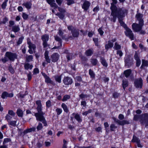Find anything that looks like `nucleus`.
<instances>
[{
	"label": "nucleus",
	"mask_w": 148,
	"mask_h": 148,
	"mask_svg": "<svg viewBox=\"0 0 148 148\" xmlns=\"http://www.w3.org/2000/svg\"><path fill=\"white\" fill-rule=\"evenodd\" d=\"M25 68L26 69H31L33 67L32 65L30 64L29 63H26L25 65Z\"/></svg>",
	"instance_id": "26"
},
{
	"label": "nucleus",
	"mask_w": 148,
	"mask_h": 148,
	"mask_svg": "<svg viewBox=\"0 0 148 148\" xmlns=\"http://www.w3.org/2000/svg\"><path fill=\"white\" fill-rule=\"evenodd\" d=\"M91 62L92 65H95L97 64L98 61L96 59H91Z\"/></svg>",
	"instance_id": "37"
},
{
	"label": "nucleus",
	"mask_w": 148,
	"mask_h": 148,
	"mask_svg": "<svg viewBox=\"0 0 148 148\" xmlns=\"http://www.w3.org/2000/svg\"><path fill=\"white\" fill-rule=\"evenodd\" d=\"M92 53V51L90 49L87 50L86 52V54L87 56H90Z\"/></svg>",
	"instance_id": "36"
},
{
	"label": "nucleus",
	"mask_w": 148,
	"mask_h": 148,
	"mask_svg": "<svg viewBox=\"0 0 148 148\" xmlns=\"http://www.w3.org/2000/svg\"><path fill=\"white\" fill-rule=\"evenodd\" d=\"M59 57L60 56L58 54L55 53L52 55L51 58L52 61L53 62H55L58 60Z\"/></svg>",
	"instance_id": "14"
},
{
	"label": "nucleus",
	"mask_w": 148,
	"mask_h": 148,
	"mask_svg": "<svg viewBox=\"0 0 148 148\" xmlns=\"http://www.w3.org/2000/svg\"><path fill=\"white\" fill-rule=\"evenodd\" d=\"M112 118L115 122L117 123L120 125H123L125 124H129V122L126 120H123L122 121H120L114 117H113Z\"/></svg>",
	"instance_id": "10"
},
{
	"label": "nucleus",
	"mask_w": 148,
	"mask_h": 148,
	"mask_svg": "<svg viewBox=\"0 0 148 148\" xmlns=\"http://www.w3.org/2000/svg\"><path fill=\"white\" fill-rule=\"evenodd\" d=\"M43 128L42 124L40 122L38 123V125L37 127V129L38 131L41 130Z\"/></svg>",
	"instance_id": "33"
},
{
	"label": "nucleus",
	"mask_w": 148,
	"mask_h": 148,
	"mask_svg": "<svg viewBox=\"0 0 148 148\" xmlns=\"http://www.w3.org/2000/svg\"><path fill=\"white\" fill-rule=\"evenodd\" d=\"M121 46L118 44L116 42L114 47V48L116 50L119 49L121 48Z\"/></svg>",
	"instance_id": "44"
},
{
	"label": "nucleus",
	"mask_w": 148,
	"mask_h": 148,
	"mask_svg": "<svg viewBox=\"0 0 148 148\" xmlns=\"http://www.w3.org/2000/svg\"><path fill=\"white\" fill-rule=\"evenodd\" d=\"M117 54L119 55L120 57H121L123 55V53L121 51L119 50L117 51Z\"/></svg>",
	"instance_id": "58"
},
{
	"label": "nucleus",
	"mask_w": 148,
	"mask_h": 148,
	"mask_svg": "<svg viewBox=\"0 0 148 148\" xmlns=\"http://www.w3.org/2000/svg\"><path fill=\"white\" fill-rule=\"evenodd\" d=\"M91 110H89L88 111H86L82 113L84 115H86L88 113H90L91 112Z\"/></svg>",
	"instance_id": "55"
},
{
	"label": "nucleus",
	"mask_w": 148,
	"mask_h": 148,
	"mask_svg": "<svg viewBox=\"0 0 148 148\" xmlns=\"http://www.w3.org/2000/svg\"><path fill=\"white\" fill-rule=\"evenodd\" d=\"M39 72V70L38 68H35L34 70V74H36L38 73Z\"/></svg>",
	"instance_id": "57"
},
{
	"label": "nucleus",
	"mask_w": 148,
	"mask_h": 148,
	"mask_svg": "<svg viewBox=\"0 0 148 148\" xmlns=\"http://www.w3.org/2000/svg\"><path fill=\"white\" fill-rule=\"evenodd\" d=\"M8 0H6L5 1H4L1 7L3 9H5L7 6V2L8 1Z\"/></svg>",
	"instance_id": "45"
},
{
	"label": "nucleus",
	"mask_w": 148,
	"mask_h": 148,
	"mask_svg": "<svg viewBox=\"0 0 148 148\" xmlns=\"http://www.w3.org/2000/svg\"><path fill=\"white\" fill-rule=\"evenodd\" d=\"M5 56L9 60L12 61H13L17 58L16 54L9 52H6Z\"/></svg>",
	"instance_id": "6"
},
{
	"label": "nucleus",
	"mask_w": 148,
	"mask_h": 148,
	"mask_svg": "<svg viewBox=\"0 0 148 148\" xmlns=\"http://www.w3.org/2000/svg\"><path fill=\"white\" fill-rule=\"evenodd\" d=\"M128 82L127 80H124L123 81L122 85L123 88L124 90L125 88L127 87L128 86Z\"/></svg>",
	"instance_id": "29"
},
{
	"label": "nucleus",
	"mask_w": 148,
	"mask_h": 148,
	"mask_svg": "<svg viewBox=\"0 0 148 148\" xmlns=\"http://www.w3.org/2000/svg\"><path fill=\"white\" fill-rule=\"evenodd\" d=\"M45 81L46 82L48 83H51L52 82L51 81L48 77H47L45 78Z\"/></svg>",
	"instance_id": "52"
},
{
	"label": "nucleus",
	"mask_w": 148,
	"mask_h": 148,
	"mask_svg": "<svg viewBox=\"0 0 148 148\" xmlns=\"http://www.w3.org/2000/svg\"><path fill=\"white\" fill-rule=\"evenodd\" d=\"M140 119V122L142 124H145V126H148V114L146 113L141 115H135L134 116V120L137 121Z\"/></svg>",
	"instance_id": "4"
},
{
	"label": "nucleus",
	"mask_w": 148,
	"mask_h": 148,
	"mask_svg": "<svg viewBox=\"0 0 148 148\" xmlns=\"http://www.w3.org/2000/svg\"><path fill=\"white\" fill-rule=\"evenodd\" d=\"M55 39L56 40L58 41V43L60 44V45H61V39L59 37L57 36L55 37Z\"/></svg>",
	"instance_id": "53"
},
{
	"label": "nucleus",
	"mask_w": 148,
	"mask_h": 148,
	"mask_svg": "<svg viewBox=\"0 0 148 148\" xmlns=\"http://www.w3.org/2000/svg\"><path fill=\"white\" fill-rule=\"evenodd\" d=\"M125 29V33L126 36L129 37L131 40H133L134 39V34L131 29L128 27H126Z\"/></svg>",
	"instance_id": "8"
},
{
	"label": "nucleus",
	"mask_w": 148,
	"mask_h": 148,
	"mask_svg": "<svg viewBox=\"0 0 148 148\" xmlns=\"http://www.w3.org/2000/svg\"><path fill=\"white\" fill-rule=\"evenodd\" d=\"M16 121H10L8 122V124L13 126H14L16 125Z\"/></svg>",
	"instance_id": "34"
},
{
	"label": "nucleus",
	"mask_w": 148,
	"mask_h": 148,
	"mask_svg": "<svg viewBox=\"0 0 148 148\" xmlns=\"http://www.w3.org/2000/svg\"><path fill=\"white\" fill-rule=\"evenodd\" d=\"M70 97L69 95H65L64 96L62 100L63 101H65L70 99Z\"/></svg>",
	"instance_id": "35"
},
{
	"label": "nucleus",
	"mask_w": 148,
	"mask_h": 148,
	"mask_svg": "<svg viewBox=\"0 0 148 148\" xmlns=\"http://www.w3.org/2000/svg\"><path fill=\"white\" fill-rule=\"evenodd\" d=\"M113 46V44L110 41H108V44H106L105 46V49L108 50L109 49L112 47Z\"/></svg>",
	"instance_id": "21"
},
{
	"label": "nucleus",
	"mask_w": 148,
	"mask_h": 148,
	"mask_svg": "<svg viewBox=\"0 0 148 148\" xmlns=\"http://www.w3.org/2000/svg\"><path fill=\"white\" fill-rule=\"evenodd\" d=\"M63 82L65 85H68L71 84L73 82V81L71 78L66 77H64Z\"/></svg>",
	"instance_id": "13"
},
{
	"label": "nucleus",
	"mask_w": 148,
	"mask_h": 148,
	"mask_svg": "<svg viewBox=\"0 0 148 148\" xmlns=\"http://www.w3.org/2000/svg\"><path fill=\"white\" fill-rule=\"evenodd\" d=\"M136 17L137 20L139 21V23H140L142 24L143 23V20L142 19L143 15L142 14L140 13H137L136 15Z\"/></svg>",
	"instance_id": "18"
},
{
	"label": "nucleus",
	"mask_w": 148,
	"mask_h": 148,
	"mask_svg": "<svg viewBox=\"0 0 148 148\" xmlns=\"http://www.w3.org/2000/svg\"><path fill=\"white\" fill-rule=\"evenodd\" d=\"M90 5V3L88 1H85L82 6V8L84 10H87Z\"/></svg>",
	"instance_id": "19"
},
{
	"label": "nucleus",
	"mask_w": 148,
	"mask_h": 148,
	"mask_svg": "<svg viewBox=\"0 0 148 148\" xmlns=\"http://www.w3.org/2000/svg\"><path fill=\"white\" fill-rule=\"evenodd\" d=\"M57 114L58 115H60L62 112V110L61 109L58 108L56 110Z\"/></svg>",
	"instance_id": "49"
},
{
	"label": "nucleus",
	"mask_w": 148,
	"mask_h": 148,
	"mask_svg": "<svg viewBox=\"0 0 148 148\" xmlns=\"http://www.w3.org/2000/svg\"><path fill=\"white\" fill-rule=\"evenodd\" d=\"M134 58L136 60V65L137 66H139L141 64V61L138 56V54L136 52L134 55Z\"/></svg>",
	"instance_id": "17"
},
{
	"label": "nucleus",
	"mask_w": 148,
	"mask_h": 148,
	"mask_svg": "<svg viewBox=\"0 0 148 148\" xmlns=\"http://www.w3.org/2000/svg\"><path fill=\"white\" fill-rule=\"evenodd\" d=\"M104 125L106 129V131H107L108 129H106V128L108 127L109 125L107 122H106L104 123Z\"/></svg>",
	"instance_id": "63"
},
{
	"label": "nucleus",
	"mask_w": 148,
	"mask_h": 148,
	"mask_svg": "<svg viewBox=\"0 0 148 148\" xmlns=\"http://www.w3.org/2000/svg\"><path fill=\"white\" fill-rule=\"evenodd\" d=\"M56 80L59 83H60L61 82V76H56L55 77Z\"/></svg>",
	"instance_id": "38"
},
{
	"label": "nucleus",
	"mask_w": 148,
	"mask_h": 148,
	"mask_svg": "<svg viewBox=\"0 0 148 148\" xmlns=\"http://www.w3.org/2000/svg\"><path fill=\"white\" fill-rule=\"evenodd\" d=\"M23 5H24L27 9L30 8L32 6V4L30 2H26L24 3Z\"/></svg>",
	"instance_id": "27"
},
{
	"label": "nucleus",
	"mask_w": 148,
	"mask_h": 148,
	"mask_svg": "<svg viewBox=\"0 0 148 148\" xmlns=\"http://www.w3.org/2000/svg\"><path fill=\"white\" fill-rule=\"evenodd\" d=\"M62 107L65 112H68V109L67 108L66 105L64 103H62Z\"/></svg>",
	"instance_id": "31"
},
{
	"label": "nucleus",
	"mask_w": 148,
	"mask_h": 148,
	"mask_svg": "<svg viewBox=\"0 0 148 148\" xmlns=\"http://www.w3.org/2000/svg\"><path fill=\"white\" fill-rule=\"evenodd\" d=\"M101 64L104 66L107 67L108 66V64L106 60L103 58H101Z\"/></svg>",
	"instance_id": "24"
},
{
	"label": "nucleus",
	"mask_w": 148,
	"mask_h": 148,
	"mask_svg": "<svg viewBox=\"0 0 148 148\" xmlns=\"http://www.w3.org/2000/svg\"><path fill=\"white\" fill-rule=\"evenodd\" d=\"M139 47L140 48L142 49V50H145V47H143V45L141 44H140L139 45Z\"/></svg>",
	"instance_id": "64"
},
{
	"label": "nucleus",
	"mask_w": 148,
	"mask_h": 148,
	"mask_svg": "<svg viewBox=\"0 0 148 148\" xmlns=\"http://www.w3.org/2000/svg\"><path fill=\"white\" fill-rule=\"evenodd\" d=\"M93 41H94L95 45L96 46H99V44H98V39L97 38H93Z\"/></svg>",
	"instance_id": "46"
},
{
	"label": "nucleus",
	"mask_w": 148,
	"mask_h": 148,
	"mask_svg": "<svg viewBox=\"0 0 148 148\" xmlns=\"http://www.w3.org/2000/svg\"><path fill=\"white\" fill-rule=\"evenodd\" d=\"M16 113L18 116L19 117H22L23 116V112L22 110L20 109L17 110Z\"/></svg>",
	"instance_id": "28"
},
{
	"label": "nucleus",
	"mask_w": 148,
	"mask_h": 148,
	"mask_svg": "<svg viewBox=\"0 0 148 148\" xmlns=\"http://www.w3.org/2000/svg\"><path fill=\"white\" fill-rule=\"evenodd\" d=\"M51 102L50 100H48L46 103L47 107H49L51 106Z\"/></svg>",
	"instance_id": "54"
},
{
	"label": "nucleus",
	"mask_w": 148,
	"mask_h": 148,
	"mask_svg": "<svg viewBox=\"0 0 148 148\" xmlns=\"http://www.w3.org/2000/svg\"><path fill=\"white\" fill-rule=\"evenodd\" d=\"M8 114L12 116H14L15 114V113H14L13 110H8Z\"/></svg>",
	"instance_id": "47"
},
{
	"label": "nucleus",
	"mask_w": 148,
	"mask_h": 148,
	"mask_svg": "<svg viewBox=\"0 0 148 148\" xmlns=\"http://www.w3.org/2000/svg\"><path fill=\"white\" fill-rule=\"evenodd\" d=\"M5 118L7 121L8 122L10 121V120L11 119L12 117L8 114L6 115L5 116Z\"/></svg>",
	"instance_id": "50"
},
{
	"label": "nucleus",
	"mask_w": 148,
	"mask_h": 148,
	"mask_svg": "<svg viewBox=\"0 0 148 148\" xmlns=\"http://www.w3.org/2000/svg\"><path fill=\"white\" fill-rule=\"evenodd\" d=\"M119 10V12H118L116 13V17L115 20L116 18L117 17L119 19V21L121 25L123 26L125 29L126 27H127L121 19L124 17L125 16V14L127 13V10L125 9H120Z\"/></svg>",
	"instance_id": "3"
},
{
	"label": "nucleus",
	"mask_w": 148,
	"mask_h": 148,
	"mask_svg": "<svg viewBox=\"0 0 148 148\" xmlns=\"http://www.w3.org/2000/svg\"><path fill=\"white\" fill-rule=\"evenodd\" d=\"M113 2L111 3V6L110 7V9L112 11V13L111 15L113 16V18L112 21L113 22H114L115 21L116 17V13L119 12V10L120 9H123L124 8H119L118 10L114 4H116L117 2V0H112Z\"/></svg>",
	"instance_id": "2"
},
{
	"label": "nucleus",
	"mask_w": 148,
	"mask_h": 148,
	"mask_svg": "<svg viewBox=\"0 0 148 148\" xmlns=\"http://www.w3.org/2000/svg\"><path fill=\"white\" fill-rule=\"evenodd\" d=\"M23 38H24L23 37H21L20 38H19L18 41L17 42V44L18 45H19L21 44Z\"/></svg>",
	"instance_id": "43"
},
{
	"label": "nucleus",
	"mask_w": 148,
	"mask_h": 148,
	"mask_svg": "<svg viewBox=\"0 0 148 148\" xmlns=\"http://www.w3.org/2000/svg\"><path fill=\"white\" fill-rule=\"evenodd\" d=\"M7 58L5 56L4 58L2 59V61L3 63H5L8 60Z\"/></svg>",
	"instance_id": "60"
},
{
	"label": "nucleus",
	"mask_w": 148,
	"mask_h": 148,
	"mask_svg": "<svg viewBox=\"0 0 148 148\" xmlns=\"http://www.w3.org/2000/svg\"><path fill=\"white\" fill-rule=\"evenodd\" d=\"M134 85L136 88H141L143 85L142 79L139 78L136 80L134 82Z\"/></svg>",
	"instance_id": "11"
},
{
	"label": "nucleus",
	"mask_w": 148,
	"mask_h": 148,
	"mask_svg": "<svg viewBox=\"0 0 148 148\" xmlns=\"http://www.w3.org/2000/svg\"><path fill=\"white\" fill-rule=\"evenodd\" d=\"M58 9L60 12L58 13L56 15L58 16L60 18L63 19L65 16L66 10L64 8L60 7H59Z\"/></svg>",
	"instance_id": "7"
},
{
	"label": "nucleus",
	"mask_w": 148,
	"mask_h": 148,
	"mask_svg": "<svg viewBox=\"0 0 148 148\" xmlns=\"http://www.w3.org/2000/svg\"><path fill=\"white\" fill-rule=\"evenodd\" d=\"M36 128L34 127L31 128H30L27 129L26 130V132L27 133L31 132H34L35 131Z\"/></svg>",
	"instance_id": "39"
},
{
	"label": "nucleus",
	"mask_w": 148,
	"mask_h": 148,
	"mask_svg": "<svg viewBox=\"0 0 148 148\" xmlns=\"http://www.w3.org/2000/svg\"><path fill=\"white\" fill-rule=\"evenodd\" d=\"M144 23H139L138 24L134 23L132 25V28L134 31L136 32H138L140 31Z\"/></svg>",
	"instance_id": "5"
},
{
	"label": "nucleus",
	"mask_w": 148,
	"mask_h": 148,
	"mask_svg": "<svg viewBox=\"0 0 148 148\" xmlns=\"http://www.w3.org/2000/svg\"><path fill=\"white\" fill-rule=\"evenodd\" d=\"M13 96V94L12 93L9 94L7 92H3L1 95V97L3 99L6 98L7 97H11Z\"/></svg>",
	"instance_id": "15"
},
{
	"label": "nucleus",
	"mask_w": 148,
	"mask_h": 148,
	"mask_svg": "<svg viewBox=\"0 0 148 148\" xmlns=\"http://www.w3.org/2000/svg\"><path fill=\"white\" fill-rule=\"evenodd\" d=\"M28 79L29 81L32 78L31 73H29L27 75Z\"/></svg>",
	"instance_id": "62"
},
{
	"label": "nucleus",
	"mask_w": 148,
	"mask_h": 148,
	"mask_svg": "<svg viewBox=\"0 0 148 148\" xmlns=\"http://www.w3.org/2000/svg\"><path fill=\"white\" fill-rule=\"evenodd\" d=\"M131 72V71L130 69H129L125 71H124V73L126 77H128L130 75Z\"/></svg>",
	"instance_id": "22"
},
{
	"label": "nucleus",
	"mask_w": 148,
	"mask_h": 148,
	"mask_svg": "<svg viewBox=\"0 0 148 148\" xmlns=\"http://www.w3.org/2000/svg\"><path fill=\"white\" fill-rule=\"evenodd\" d=\"M22 16L23 18L25 20L27 19L28 17V15L24 12L23 13Z\"/></svg>",
	"instance_id": "51"
},
{
	"label": "nucleus",
	"mask_w": 148,
	"mask_h": 148,
	"mask_svg": "<svg viewBox=\"0 0 148 148\" xmlns=\"http://www.w3.org/2000/svg\"><path fill=\"white\" fill-rule=\"evenodd\" d=\"M49 52L48 51H46L45 53L44 56L46 61L47 63H50L51 61L49 56H48Z\"/></svg>",
	"instance_id": "20"
},
{
	"label": "nucleus",
	"mask_w": 148,
	"mask_h": 148,
	"mask_svg": "<svg viewBox=\"0 0 148 148\" xmlns=\"http://www.w3.org/2000/svg\"><path fill=\"white\" fill-rule=\"evenodd\" d=\"M20 30V28L18 25H15L12 27V30L15 33L17 32Z\"/></svg>",
	"instance_id": "23"
},
{
	"label": "nucleus",
	"mask_w": 148,
	"mask_h": 148,
	"mask_svg": "<svg viewBox=\"0 0 148 148\" xmlns=\"http://www.w3.org/2000/svg\"><path fill=\"white\" fill-rule=\"evenodd\" d=\"M36 103L38 106L36 108L38 112L35 113L34 114L36 119L37 121L42 122L44 126H47V122L43 116L45 113L42 111V107L41 101L40 100L37 101L36 102Z\"/></svg>",
	"instance_id": "1"
},
{
	"label": "nucleus",
	"mask_w": 148,
	"mask_h": 148,
	"mask_svg": "<svg viewBox=\"0 0 148 148\" xmlns=\"http://www.w3.org/2000/svg\"><path fill=\"white\" fill-rule=\"evenodd\" d=\"M27 44L29 45L28 47L29 49L28 52L30 54H32L33 52H35L36 46L35 45L32 43L28 41Z\"/></svg>",
	"instance_id": "9"
},
{
	"label": "nucleus",
	"mask_w": 148,
	"mask_h": 148,
	"mask_svg": "<svg viewBox=\"0 0 148 148\" xmlns=\"http://www.w3.org/2000/svg\"><path fill=\"white\" fill-rule=\"evenodd\" d=\"M98 31L101 35H102L103 34V32L101 28H99L98 29Z\"/></svg>",
	"instance_id": "61"
},
{
	"label": "nucleus",
	"mask_w": 148,
	"mask_h": 148,
	"mask_svg": "<svg viewBox=\"0 0 148 148\" xmlns=\"http://www.w3.org/2000/svg\"><path fill=\"white\" fill-rule=\"evenodd\" d=\"M42 39L43 41V45L44 47L47 46V42L49 39V36L48 35L45 34L42 36Z\"/></svg>",
	"instance_id": "12"
},
{
	"label": "nucleus",
	"mask_w": 148,
	"mask_h": 148,
	"mask_svg": "<svg viewBox=\"0 0 148 148\" xmlns=\"http://www.w3.org/2000/svg\"><path fill=\"white\" fill-rule=\"evenodd\" d=\"M148 66V62L147 61L143 60L142 64L141 67V68L144 66Z\"/></svg>",
	"instance_id": "32"
},
{
	"label": "nucleus",
	"mask_w": 148,
	"mask_h": 148,
	"mask_svg": "<svg viewBox=\"0 0 148 148\" xmlns=\"http://www.w3.org/2000/svg\"><path fill=\"white\" fill-rule=\"evenodd\" d=\"M75 119L79 122H80L82 121V119L80 118L79 115L78 114H75L74 116Z\"/></svg>",
	"instance_id": "30"
},
{
	"label": "nucleus",
	"mask_w": 148,
	"mask_h": 148,
	"mask_svg": "<svg viewBox=\"0 0 148 148\" xmlns=\"http://www.w3.org/2000/svg\"><path fill=\"white\" fill-rule=\"evenodd\" d=\"M117 127L114 124H111L110 126V130L112 131H114L115 129Z\"/></svg>",
	"instance_id": "42"
},
{
	"label": "nucleus",
	"mask_w": 148,
	"mask_h": 148,
	"mask_svg": "<svg viewBox=\"0 0 148 148\" xmlns=\"http://www.w3.org/2000/svg\"><path fill=\"white\" fill-rule=\"evenodd\" d=\"M132 141L133 142H136V143L137 142H138L140 141L139 140V139L138 138H137V137L135 136H133V139L132 140Z\"/></svg>",
	"instance_id": "40"
},
{
	"label": "nucleus",
	"mask_w": 148,
	"mask_h": 148,
	"mask_svg": "<svg viewBox=\"0 0 148 148\" xmlns=\"http://www.w3.org/2000/svg\"><path fill=\"white\" fill-rule=\"evenodd\" d=\"M89 74L91 77L92 78H94L95 77V74L93 71L91 69H90L89 70Z\"/></svg>",
	"instance_id": "41"
},
{
	"label": "nucleus",
	"mask_w": 148,
	"mask_h": 148,
	"mask_svg": "<svg viewBox=\"0 0 148 148\" xmlns=\"http://www.w3.org/2000/svg\"><path fill=\"white\" fill-rule=\"evenodd\" d=\"M72 34L74 37H77L79 35V33L78 30H74L72 31Z\"/></svg>",
	"instance_id": "25"
},
{
	"label": "nucleus",
	"mask_w": 148,
	"mask_h": 148,
	"mask_svg": "<svg viewBox=\"0 0 148 148\" xmlns=\"http://www.w3.org/2000/svg\"><path fill=\"white\" fill-rule=\"evenodd\" d=\"M118 118L120 120H123L124 119V115L122 114H120Z\"/></svg>",
	"instance_id": "59"
},
{
	"label": "nucleus",
	"mask_w": 148,
	"mask_h": 148,
	"mask_svg": "<svg viewBox=\"0 0 148 148\" xmlns=\"http://www.w3.org/2000/svg\"><path fill=\"white\" fill-rule=\"evenodd\" d=\"M33 59V56L32 55L28 56L26 58L27 60V62H29L32 60Z\"/></svg>",
	"instance_id": "48"
},
{
	"label": "nucleus",
	"mask_w": 148,
	"mask_h": 148,
	"mask_svg": "<svg viewBox=\"0 0 148 148\" xmlns=\"http://www.w3.org/2000/svg\"><path fill=\"white\" fill-rule=\"evenodd\" d=\"M47 3L50 5L51 6L56 8L58 7L57 5L55 3V0H47Z\"/></svg>",
	"instance_id": "16"
},
{
	"label": "nucleus",
	"mask_w": 148,
	"mask_h": 148,
	"mask_svg": "<svg viewBox=\"0 0 148 148\" xmlns=\"http://www.w3.org/2000/svg\"><path fill=\"white\" fill-rule=\"evenodd\" d=\"M10 140L9 138H5L4 139V141L3 143V144H5L6 143L9 142Z\"/></svg>",
	"instance_id": "56"
}]
</instances>
